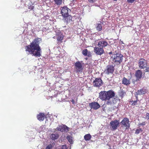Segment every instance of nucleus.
<instances>
[{
    "label": "nucleus",
    "mask_w": 149,
    "mask_h": 149,
    "mask_svg": "<svg viewBox=\"0 0 149 149\" xmlns=\"http://www.w3.org/2000/svg\"><path fill=\"white\" fill-rule=\"evenodd\" d=\"M56 36L57 40L58 42L62 43L63 42V40L64 37L63 34L60 31L57 30L56 31Z\"/></svg>",
    "instance_id": "1a4fd4ad"
},
{
    "label": "nucleus",
    "mask_w": 149,
    "mask_h": 149,
    "mask_svg": "<svg viewBox=\"0 0 149 149\" xmlns=\"http://www.w3.org/2000/svg\"><path fill=\"white\" fill-rule=\"evenodd\" d=\"M66 138L68 141L71 144H72L73 143L72 137L68 135L67 136Z\"/></svg>",
    "instance_id": "bb28decb"
},
{
    "label": "nucleus",
    "mask_w": 149,
    "mask_h": 149,
    "mask_svg": "<svg viewBox=\"0 0 149 149\" xmlns=\"http://www.w3.org/2000/svg\"><path fill=\"white\" fill-rule=\"evenodd\" d=\"M45 149H47V148H46Z\"/></svg>",
    "instance_id": "79ce46f5"
},
{
    "label": "nucleus",
    "mask_w": 149,
    "mask_h": 149,
    "mask_svg": "<svg viewBox=\"0 0 149 149\" xmlns=\"http://www.w3.org/2000/svg\"><path fill=\"white\" fill-rule=\"evenodd\" d=\"M71 102H72L73 104H75V102L73 99H72V100H71Z\"/></svg>",
    "instance_id": "4c0bfd02"
},
{
    "label": "nucleus",
    "mask_w": 149,
    "mask_h": 149,
    "mask_svg": "<svg viewBox=\"0 0 149 149\" xmlns=\"http://www.w3.org/2000/svg\"><path fill=\"white\" fill-rule=\"evenodd\" d=\"M102 75V73L101 74V75Z\"/></svg>",
    "instance_id": "ea45409f"
},
{
    "label": "nucleus",
    "mask_w": 149,
    "mask_h": 149,
    "mask_svg": "<svg viewBox=\"0 0 149 149\" xmlns=\"http://www.w3.org/2000/svg\"><path fill=\"white\" fill-rule=\"evenodd\" d=\"M147 91L146 89L145 88H142L141 89L138 90L136 92V95H143L146 93H147Z\"/></svg>",
    "instance_id": "6ab92c4d"
},
{
    "label": "nucleus",
    "mask_w": 149,
    "mask_h": 149,
    "mask_svg": "<svg viewBox=\"0 0 149 149\" xmlns=\"http://www.w3.org/2000/svg\"><path fill=\"white\" fill-rule=\"evenodd\" d=\"M53 146V144H50L49 145H48L46 147L48 149H52V147Z\"/></svg>",
    "instance_id": "c85d7f7f"
},
{
    "label": "nucleus",
    "mask_w": 149,
    "mask_h": 149,
    "mask_svg": "<svg viewBox=\"0 0 149 149\" xmlns=\"http://www.w3.org/2000/svg\"><path fill=\"white\" fill-rule=\"evenodd\" d=\"M115 95V92L112 90L101 91L99 93V98L102 101H105L106 105H113L118 101V99L114 97Z\"/></svg>",
    "instance_id": "f03ea898"
},
{
    "label": "nucleus",
    "mask_w": 149,
    "mask_h": 149,
    "mask_svg": "<svg viewBox=\"0 0 149 149\" xmlns=\"http://www.w3.org/2000/svg\"><path fill=\"white\" fill-rule=\"evenodd\" d=\"M123 56L120 53H116L113 54V61L117 64H120L122 62Z\"/></svg>",
    "instance_id": "7ed1b4c3"
},
{
    "label": "nucleus",
    "mask_w": 149,
    "mask_h": 149,
    "mask_svg": "<svg viewBox=\"0 0 149 149\" xmlns=\"http://www.w3.org/2000/svg\"><path fill=\"white\" fill-rule=\"evenodd\" d=\"M136 0H127V2L129 3H132Z\"/></svg>",
    "instance_id": "473e14b6"
},
{
    "label": "nucleus",
    "mask_w": 149,
    "mask_h": 149,
    "mask_svg": "<svg viewBox=\"0 0 149 149\" xmlns=\"http://www.w3.org/2000/svg\"><path fill=\"white\" fill-rule=\"evenodd\" d=\"M29 9H30V10H33V6H30L29 7Z\"/></svg>",
    "instance_id": "c9c22d12"
},
{
    "label": "nucleus",
    "mask_w": 149,
    "mask_h": 149,
    "mask_svg": "<svg viewBox=\"0 0 149 149\" xmlns=\"http://www.w3.org/2000/svg\"><path fill=\"white\" fill-rule=\"evenodd\" d=\"M51 138L53 140L57 139L59 137V135L58 134H53L50 135Z\"/></svg>",
    "instance_id": "5701e85b"
},
{
    "label": "nucleus",
    "mask_w": 149,
    "mask_h": 149,
    "mask_svg": "<svg viewBox=\"0 0 149 149\" xmlns=\"http://www.w3.org/2000/svg\"><path fill=\"white\" fill-rule=\"evenodd\" d=\"M61 13L62 15V16L63 17L66 16L68 14V11L70 10L66 6H64L61 8Z\"/></svg>",
    "instance_id": "9b49d317"
},
{
    "label": "nucleus",
    "mask_w": 149,
    "mask_h": 149,
    "mask_svg": "<svg viewBox=\"0 0 149 149\" xmlns=\"http://www.w3.org/2000/svg\"><path fill=\"white\" fill-rule=\"evenodd\" d=\"M138 65L141 69L145 68L147 66V61L143 58H140L139 60Z\"/></svg>",
    "instance_id": "6e6552de"
},
{
    "label": "nucleus",
    "mask_w": 149,
    "mask_h": 149,
    "mask_svg": "<svg viewBox=\"0 0 149 149\" xmlns=\"http://www.w3.org/2000/svg\"><path fill=\"white\" fill-rule=\"evenodd\" d=\"M61 149H68L66 145H63L61 148Z\"/></svg>",
    "instance_id": "7c9ffc66"
},
{
    "label": "nucleus",
    "mask_w": 149,
    "mask_h": 149,
    "mask_svg": "<svg viewBox=\"0 0 149 149\" xmlns=\"http://www.w3.org/2000/svg\"><path fill=\"white\" fill-rule=\"evenodd\" d=\"M119 121L116 120L111 121L110 122L109 125L111 128V130H116L118 127L119 126Z\"/></svg>",
    "instance_id": "0eeeda50"
},
{
    "label": "nucleus",
    "mask_w": 149,
    "mask_h": 149,
    "mask_svg": "<svg viewBox=\"0 0 149 149\" xmlns=\"http://www.w3.org/2000/svg\"><path fill=\"white\" fill-rule=\"evenodd\" d=\"M122 84L125 85L127 86L130 84V80L127 79L125 77H124L122 80Z\"/></svg>",
    "instance_id": "aec40b11"
},
{
    "label": "nucleus",
    "mask_w": 149,
    "mask_h": 149,
    "mask_svg": "<svg viewBox=\"0 0 149 149\" xmlns=\"http://www.w3.org/2000/svg\"><path fill=\"white\" fill-rule=\"evenodd\" d=\"M89 106L91 109L96 110L100 107V105L96 102H93L89 104Z\"/></svg>",
    "instance_id": "4468645a"
},
{
    "label": "nucleus",
    "mask_w": 149,
    "mask_h": 149,
    "mask_svg": "<svg viewBox=\"0 0 149 149\" xmlns=\"http://www.w3.org/2000/svg\"><path fill=\"white\" fill-rule=\"evenodd\" d=\"M146 72H149V66L146 67V69L145 70Z\"/></svg>",
    "instance_id": "e433bc0d"
},
{
    "label": "nucleus",
    "mask_w": 149,
    "mask_h": 149,
    "mask_svg": "<svg viewBox=\"0 0 149 149\" xmlns=\"http://www.w3.org/2000/svg\"><path fill=\"white\" fill-rule=\"evenodd\" d=\"M84 63H81L79 61H77L74 64L75 68L77 72H81L84 69Z\"/></svg>",
    "instance_id": "423d86ee"
},
{
    "label": "nucleus",
    "mask_w": 149,
    "mask_h": 149,
    "mask_svg": "<svg viewBox=\"0 0 149 149\" xmlns=\"http://www.w3.org/2000/svg\"><path fill=\"white\" fill-rule=\"evenodd\" d=\"M41 40V38H37L34 39L29 45L26 46L25 49L26 53L36 57L41 56L42 51L39 44Z\"/></svg>",
    "instance_id": "f257e3e1"
},
{
    "label": "nucleus",
    "mask_w": 149,
    "mask_h": 149,
    "mask_svg": "<svg viewBox=\"0 0 149 149\" xmlns=\"http://www.w3.org/2000/svg\"><path fill=\"white\" fill-rule=\"evenodd\" d=\"M109 54H112V52H111L109 53Z\"/></svg>",
    "instance_id": "58836bf2"
},
{
    "label": "nucleus",
    "mask_w": 149,
    "mask_h": 149,
    "mask_svg": "<svg viewBox=\"0 0 149 149\" xmlns=\"http://www.w3.org/2000/svg\"><path fill=\"white\" fill-rule=\"evenodd\" d=\"M146 117L148 119H149V113H146Z\"/></svg>",
    "instance_id": "f704fd0d"
},
{
    "label": "nucleus",
    "mask_w": 149,
    "mask_h": 149,
    "mask_svg": "<svg viewBox=\"0 0 149 149\" xmlns=\"http://www.w3.org/2000/svg\"><path fill=\"white\" fill-rule=\"evenodd\" d=\"M91 137V136L90 134H86L84 137V139L87 141L90 140Z\"/></svg>",
    "instance_id": "393cba45"
},
{
    "label": "nucleus",
    "mask_w": 149,
    "mask_h": 149,
    "mask_svg": "<svg viewBox=\"0 0 149 149\" xmlns=\"http://www.w3.org/2000/svg\"><path fill=\"white\" fill-rule=\"evenodd\" d=\"M108 45V44L106 41L103 40L100 41L98 42L97 46L103 49L107 46Z\"/></svg>",
    "instance_id": "dca6fc26"
},
{
    "label": "nucleus",
    "mask_w": 149,
    "mask_h": 149,
    "mask_svg": "<svg viewBox=\"0 0 149 149\" xmlns=\"http://www.w3.org/2000/svg\"><path fill=\"white\" fill-rule=\"evenodd\" d=\"M136 100H131L130 102L131 105H136L137 104V102L139 101L137 96H136Z\"/></svg>",
    "instance_id": "a878e982"
},
{
    "label": "nucleus",
    "mask_w": 149,
    "mask_h": 149,
    "mask_svg": "<svg viewBox=\"0 0 149 149\" xmlns=\"http://www.w3.org/2000/svg\"><path fill=\"white\" fill-rule=\"evenodd\" d=\"M53 1L54 4L59 7L62 4L63 0H53Z\"/></svg>",
    "instance_id": "412c9836"
},
{
    "label": "nucleus",
    "mask_w": 149,
    "mask_h": 149,
    "mask_svg": "<svg viewBox=\"0 0 149 149\" xmlns=\"http://www.w3.org/2000/svg\"><path fill=\"white\" fill-rule=\"evenodd\" d=\"M114 66L112 65H109L107 66L104 73L107 75L112 74L114 71Z\"/></svg>",
    "instance_id": "39448f33"
},
{
    "label": "nucleus",
    "mask_w": 149,
    "mask_h": 149,
    "mask_svg": "<svg viewBox=\"0 0 149 149\" xmlns=\"http://www.w3.org/2000/svg\"><path fill=\"white\" fill-rule=\"evenodd\" d=\"M53 38H55V37H53Z\"/></svg>",
    "instance_id": "a19ab883"
},
{
    "label": "nucleus",
    "mask_w": 149,
    "mask_h": 149,
    "mask_svg": "<svg viewBox=\"0 0 149 149\" xmlns=\"http://www.w3.org/2000/svg\"><path fill=\"white\" fill-rule=\"evenodd\" d=\"M63 20L64 22H66L67 23H70L72 21V17L71 15L68 14L66 16L63 17Z\"/></svg>",
    "instance_id": "2eb2a0df"
},
{
    "label": "nucleus",
    "mask_w": 149,
    "mask_h": 149,
    "mask_svg": "<svg viewBox=\"0 0 149 149\" xmlns=\"http://www.w3.org/2000/svg\"><path fill=\"white\" fill-rule=\"evenodd\" d=\"M45 114L43 113H40L37 115V118L40 121H43L45 117Z\"/></svg>",
    "instance_id": "a211bd4d"
},
{
    "label": "nucleus",
    "mask_w": 149,
    "mask_h": 149,
    "mask_svg": "<svg viewBox=\"0 0 149 149\" xmlns=\"http://www.w3.org/2000/svg\"><path fill=\"white\" fill-rule=\"evenodd\" d=\"M125 93L123 91H121L119 93V96L121 97V98H123L125 95Z\"/></svg>",
    "instance_id": "cd10ccee"
},
{
    "label": "nucleus",
    "mask_w": 149,
    "mask_h": 149,
    "mask_svg": "<svg viewBox=\"0 0 149 149\" xmlns=\"http://www.w3.org/2000/svg\"><path fill=\"white\" fill-rule=\"evenodd\" d=\"M142 131V130L141 128H140L139 129H137L135 131V134H138L140 133V132H141Z\"/></svg>",
    "instance_id": "c756f323"
},
{
    "label": "nucleus",
    "mask_w": 149,
    "mask_h": 149,
    "mask_svg": "<svg viewBox=\"0 0 149 149\" xmlns=\"http://www.w3.org/2000/svg\"><path fill=\"white\" fill-rule=\"evenodd\" d=\"M94 52L97 55H101L104 52L103 49L98 46L94 47Z\"/></svg>",
    "instance_id": "9d476101"
},
{
    "label": "nucleus",
    "mask_w": 149,
    "mask_h": 149,
    "mask_svg": "<svg viewBox=\"0 0 149 149\" xmlns=\"http://www.w3.org/2000/svg\"><path fill=\"white\" fill-rule=\"evenodd\" d=\"M97 0H88L90 3H93L97 1Z\"/></svg>",
    "instance_id": "2f4dec72"
},
{
    "label": "nucleus",
    "mask_w": 149,
    "mask_h": 149,
    "mask_svg": "<svg viewBox=\"0 0 149 149\" xmlns=\"http://www.w3.org/2000/svg\"><path fill=\"white\" fill-rule=\"evenodd\" d=\"M129 119L127 118H124L120 123L121 127L125 128L126 130L129 129L130 127Z\"/></svg>",
    "instance_id": "20e7f679"
},
{
    "label": "nucleus",
    "mask_w": 149,
    "mask_h": 149,
    "mask_svg": "<svg viewBox=\"0 0 149 149\" xmlns=\"http://www.w3.org/2000/svg\"><path fill=\"white\" fill-rule=\"evenodd\" d=\"M57 129L58 131L62 132H67L68 131V127L65 125H59Z\"/></svg>",
    "instance_id": "ddd939ff"
},
{
    "label": "nucleus",
    "mask_w": 149,
    "mask_h": 149,
    "mask_svg": "<svg viewBox=\"0 0 149 149\" xmlns=\"http://www.w3.org/2000/svg\"><path fill=\"white\" fill-rule=\"evenodd\" d=\"M82 54L85 56H88L90 57L91 56V53L89 52H88V50L87 49H84L82 51Z\"/></svg>",
    "instance_id": "4be33fe9"
},
{
    "label": "nucleus",
    "mask_w": 149,
    "mask_h": 149,
    "mask_svg": "<svg viewBox=\"0 0 149 149\" xmlns=\"http://www.w3.org/2000/svg\"><path fill=\"white\" fill-rule=\"evenodd\" d=\"M142 72L140 70H138L136 71L135 76L138 80L140 79L142 77Z\"/></svg>",
    "instance_id": "f3484780"
},
{
    "label": "nucleus",
    "mask_w": 149,
    "mask_h": 149,
    "mask_svg": "<svg viewBox=\"0 0 149 149\" xmlns=\"http://www.w3.org/2000/svg\"><path fill=\"white\" fill-rule=\"evenodd\" d=\"M146 125L145 122H143L142 123H140L139 125Z\"/></svg>",
    "instance_id": "72a5a7b5"
},
{
    "label": "nucleus",
    "mask_w": 149,
    "mask_h": 149,
    "mask_svg": "<svg viewBox=\"0 0 149 149\" xmlns=\"http://www.w3.org/2000/svg\"><path fill=\"white\" fill-rule=\"evenodd\" d=\"M102 24L101 23L97 24L96 28V30L98 31H100L102 30Z\"/></svg>",
    "instance_id": "b1692460"
},
{
    "label": "nucleus",
    "mask_w": 149,
    "mask_h": 149,
    "mask_svg": "<svg viewBox=\"0 0 149 149\" xmlns=\"http://www.w3.org/2000/svg\"><path fill=\"white\" fill-rule=\"evenodd\" d=\"M102 81L100 78H96L93 82V85L96 87H100L102 84Z\"/></svg>",
    "instance_id": "f8f14e48"
}]
</instances>
